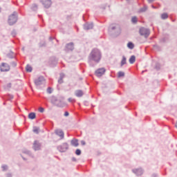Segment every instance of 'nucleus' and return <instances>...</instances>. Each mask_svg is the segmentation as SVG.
<instances>
[{
    "label": "nucleus",
    "mask_w": 177,
    "mask_h": 177,
    "mask_svg": "<svg viewBox=\"0 0 177 177\" xmlns=\"http://www.w3.org/2000/svg\"><path fill=\"white\" fill-rule=\"evenodd\" d=\"M75 96L77 97H82V96H84V91H82V90H77L75 91Z\"/></svg>",
    "instance_id": "19"
},
{
    "label": "nucleus",
    "mask_w": 177,
    "mask_h": 177,
    "mask_svg": "<svg viewBox=\"0 0 177 177\" xmlns=\"http://www.w3.org/2000/svg\"><path fill=\"white\" fill-rule=\"evenodd\" d=\"M68 101H69V102H71V98H68Z\"/></svg>",
    "instance_id": "55"
},
{
    "label": "nucleus",
    "mask_w": 177,
    "mask_h": 177,
    "mask_svg": "<svg viewBox=\"0 0 177 177\" xmlns=\"http://www.w3.org/2000/svg\"><path fill=\"white\" fill-rule=\"evenodd\" d=\"M31 10L33 12H37V10H38V5H37L36 3L32 4V6H31Z\"/></svg>",
    "instance_id": "28"
},
{
    "label": "nucleus",
    "mask_w": 177,
    "mask_h": 177,
    "mask_svg": "<svg viewBox=\"0 0 177 177\" xmlns=\"http://www.w3.org/2000/svg\"><path fill=\"white\" fill-rule=\"evenodd\" d=\"M132 172H133V174H135V175H136V176H142V175H143L144 171H143V169L140 167L138 169H133Z\"/></svg>",
    "instance_id": "14"
},
{
    "label": "nucleus",
    "mask_w": 177,
    "mask_h": 177,
    "mask_svg": "<svg viewBox=\"0 0 177 177\" xmlns=\"http://www.w3.org/2000/svg\"><path fill=\"white\" fill-rule=\"evenodd\" d=\"M11 66L12 67H16L17 66V63H16V62H11Z\"/></svg>",
    "instance_id": "40"
},
{
    "label": "nucleus",
    "mask_w": 177,
    "mask_h": 177,
    "mask_svg": "<svg viewBox=\"0 0 177 177\" xmlns=\"http://www.w3.org/2000/svg\"><path fill=\"white\" fill-rule=\"evenodd\" d=\"M86 19H88V17H86V15H83V20L86 21Z\"/></svg>",
    "instance_id": "49"
},
{
    "label": "nucleus",
    "mask_w": 177,
    "mask_h": 177,
    "mask_svg": "<svg viewBox=\"0 0 177 177\" xmlns=\"http://www.w3.org/2000/svg\"><path fill=\"white\" fill-rule=\"evenodd\" d=\"M6 177H12V174L10 173L6 174Z\"/></svg>",
    "instance_id": "48"
},
{
    "label": "nucleus",
    "mask_w": 177,
    "mask_h": 177,
    "mask_svg": "<svg viewBox=\"0 0 177 177\" xmlns=\"http://www.w3.org/2000/svg\"><path fill=\"white\" fill-rule=\"evenodd\" d=\"M139 33L142 37L144 36L145 38H148L149 35H150V30L145 27H142L139 30Z\"/></svg>",
    "instance_id": "5"
},
{
    "label": "nucleus",
    "mask_w": 177,
    "mask_h": 177,
    "mask_svg": "<svg viewBox=\"0 0 177 177\" xmlns=\"http://www.w3.org/2000/svg\"><path fill=\"white\" fill-rule=\"evenodd\" d=\"M82 153V151L80 149H77L75 151V154H76V156H81Z\"/></svg>",
    "instance_id": "33"
},
{
    "label": "nucleus",
    "mask_w": 177,
    "mask_h": 177,
    "mask_svg": "<svg viewBox=\"0 0 177 177\" xmlns=\"http://www.w3.org/2000/svg\"><path fill=\"white\" fill-rule=\"evenodd\" d=\"M57 149L60 153H66L67 151V150H68V143H67V142L62 143V145L57 147Z\"/></svg>",
    "instance_id": "6"
},
{
    "label": "nucleus",
    "mask_w": 177,
    "mask_h": 177,
    "mask_svg": "<svg viewBox=\"0 0 177 177\" xmlns=\"http://www.w3.org/2000/svg\"><path fill=\"white\" fill-rule=\"evenodd\" d=\"M2 12V8L0 7V13Z\"/></svg>",
    "instance_id": "54"
},
{
    "label": "nucleus",
    "mask_w": 177,
    "mask_h": 177,
    "mask_svg": "<svg viewBox=\"0 0 177 177\" xmlns=\"http://www.w3.org/2000/svg\"><path fill=\"white\" fill-rule=\"evenodd\" d=\"M1 168H2L3 172H5V171H8V165H3L1 166Z\"/></svg>",
    "instance_id": "35"
},
{
    "label": "nucleus",
    "mask_w": 177,
    "mask_h": 177,
    "mask_svg": "<svg viewBox=\"0 0 177 177\" xmlns=\"http://www.w3.org/2000/svg\"><path fill=\"white\" fill-rule=\"evenodd\" d=\"M22 50H24V48H22Z\"/></svg>",
    "instance_id": "59"
},
{
    "label": "nucleus",
    "mask_w": 177,
    "mask_h": 177,
    "mask_svg": "<svg viewBox=\"0 0 177 177\" xmlns=\"http://www.w3.org/2000/svg\"><path fill=\"white\" fill-rule=\"evenodd\" d=\"M28 117L29 120H35V118H37V114L35 112H30Z\"/></svg>",
    "instance_id": "20"
},
{
    "label": "nucleus",
    "mask_w": 177,
    "mask_h": 177,
    "mask_svg": "<svg viewBox=\"0 0 177 177\" xmlns=\"http://www.w3.org/2000/svg\"><path fill=\"white\" fill-rule=\"evenodd\" d=\"M44 81H45V77L39 76L37 79L35 80V84L36 86H39L44 84Z\"/></svg>",
    "instance_id": "12"
},
{
    "label": "nucleus",
    "mask_w": 177,
    "mask_h": 177,
    "mask_svg": "<svg viewBox=\"0 0 177 177\" xmlns=\"http://www.w3.org/2000/svg\"><path fill=\"white\" fill-rule=\"evenodd\" d=\"M130 64H133L136 62V57L135 55H131L129 59Z\"/></svg>",
    "instance_id": "22"
},
{
    "label": "nucleus",
    "mask_w": 177,
    "mask_h": 177,
    "mask_svg": "<svg viewBox=\"0 0 177 177\" xmlns=\"http://www.w3.org/2000/svg\"><path fill=\"white\" fill-rule=\"evenodd\" d=\"M154 68L156 70V71H160V70H161V64L156 62Z\"/></svg>",
    "instance_id": "25"
},
{
    "label": "nucleus",
    "mask_w": 177,
    "mask_h": 177,
    "mask_svg": "<svg viewBox=\"0 0 177 177\" xmlns=\"http://www.w3.org/2000/svg\"><path fill=\"white\" fill-rule=\"evenodd\" d=\"M53 39H55V38L52 37H49V41H53Z\"/></svg>",
    "instance_id": "52"
},
{
    "label": "nucleus",
    "mask_w": 177,
    "mask_h": 177,
    "mask_svg": "<svg viewBox=\"0 0 177 177\" xmlns=\"http://www.w3.org/2000/svg\"><path fill=\"white\" fill-rule=\"evenodd\" d=\"M102 60V52L97 48H93L88 57V63L91 67H95Z\"/></svg>",
    "instance_id": "1"
},
{
    "label": "nucleus",
    "mask_w": 177,
    "mask_h": 177,
    "mask_svg": "<svg viewBox=\"0 0 177 177\" xmlns=\"http://www.w3.org/2000/svg\"><path fill=\"white\" fill-rule=\"evenodd\" d=\"M17 20H19V15L17 12L14 11L12 14L8 16V23L10 26H15L16 23H17Z\"/></svg>",
    "instance_id": "4"
},
{
    "label": "nucleus",
    "mask_w": 177,
    "mask_h": 177,
    "mask_svg": "<svg viewBox=\"0 0 177 177\" xmlns=\"http://www.w3.org/2000/svg\"><path fill=\"white\" fill-rule=\"evenodd\" d=\"M64 50L66 53H70V52H73V50H74V42H70L66 44Z\"/></svg>",
    "instance_id": "7"
},
{
    "label": "nucleus",
    "mask_w": 177,
    "mask_h": 177,
    "mask_svg": "<svg viewBox=\"0 0 177 177\" xmlns=\"http://www.w3.org/2000/svg\"><path fill=\"white\" fill-rule=\"evenodd\" d=\"M72 161H73V162H76L77 158H75V157H73L72 158Z\"/></svg>",
    "instance_id": "46"
},
{
    "label": "nucleus",
    "mask_w": 177,
    "mask_h": 177,
    "mask_svg": "<svg viewBox=\"0 0 177 177\" xmlns=\"http://www.w3.org/2000/svg\"><path fill=\"white\" fill-rule=\"evenodd\" d=\"M161 19L162 20H166V19H168V13L165 12L161 15Z\"/></svg>",
    "instance_id": "30"
},
{
    "label": "nucleus",
    "mask_w": 177,
    "mask_h": 177,
    "mask_svg": "<svg viewBox=\"0 0 177 177\" xmlns=\"http://www.w3.org/2000/svg\"><path fill=\"white\" fill-rule=\"evenodd\" d=\"M40 2L46 9H49L52 6V0H40Z\"/></svg>",
    "instance_id": "10"
},
{
    "label": "nucleus",
    "mask_w": 177,
    "mask_h": 177,
    "mask_svg": "<svg viewBox=\"0 0 177 177\" xmlns=\"http://www.w3.org/2000/svg\"><path fill=\"white\" fill-rule=\"evenodd\" d=\"M93 28V22L91 23H86L84 25V30L88 31V30H92Z\"/></svg>",
    "instance_id": "17"
},
{
    "label": "nucleus",
    "mask_w": 177,
    "mask_h": 177,
    "mask_svg": "<svg viewBox=\"0 0 177 177\" xmlns=\"http://www.w3.org/2000/svg\"><path fill=\"white\" fill-rule=\"evenodd\" d=\"M168 41H169V35H165L160 39L159 42L160 44H166Z\"/></svg>",
    "instance_id": "15"
},
{
    "label": "nucleus",
    "mask_w": 177,
    "mask_h": 177,
    "mask_svg": "<svg viewBox=\"0 0 177 177\" xmlns=\"http://www.w3.org/2000/svg\"><path fill=\"white\" fill-rule=\"evenodd\" d=\"M53 92V88L52 87H48L47 88V93H52Z\"/></svg>",
    "instance_id": "37"
},
{
    "label": "nucleus",
    "mask_w": 177,
    "mask_h": 177,
    "mask_svg": "<svg viewBox=\"0 0 177 177\" xmlns=\"http://www.w3.org/2000/svg\"><path fill=\"white\" fill-rule=\"evenodd\" d=\"M33 149L35 151H38V150H41V144L38 142V141L35 140L33 143Z\"/></svg>",
    "instance_id": "16"
},
{
    "label": "nucleus",
    "mask_w": 177,
    "mask_h": 177,
    "mask_svg": "<svg viewBox=\"0 0 177 177\" xmlns=\"http://www.w3.org/2000/svg\"><path fill=\"white\" fill-rule=\"evenodd\" d=\"M39 113H44V111H45V109L44 107H40L39 109Z\"/></svg>",
    "instance_id": "41"
},
{
    "label": "nucleus",
    "mask_w": 177,
    "mask_h": 177,
    "mask_svg": "<svg viewBox=\"0 0 177 177\" xmlns=\"http://www.w3.org/2000/svg\"><path fill=\"white\" fill-rule=\"evenodd\" d=\"M55 135H57V136H59L60 138V140L64 139V131H63V130H62L61 129H55Z\"/></svg>",
    "instance_id": "13"
},
{
    "label": "nucleus",
    "mask_w": 177,
    "mask_h": 177,
    "mask_svg": "<svg viewBox=\"0 0 177 177\" xmlns=\"http://www.w3.org/2000/svg\"><path fill=\"white\" fill-rule=\"evenodd\" d=\"M124 64H127V57L125 55H123L120 62V67H122Z\"/></svg>",
    "instance_id": "21"
},
{
    "label": "nucleus",
    "mask_w": 177,
    "mask_h": 177,
    "mask_svg": "<svg viewBox=\"0 0 177 177\" xmlns=\"http://www.w3.org/2000/svg\"><path fill=\"white\" fill-rule=\"evenodd\" d=\"M6 86V88H7V89H10V88H12V83L7 84Z\"/></svg>",
    "instance_id": "39"
},
{
    "label": "nucleus",
    "mask_w": 177,
    "mask_h": 177,
    "mask_svg": "<svg viewBox=\"0 0 177 177\" xmlns=\"http://www.w3.org/2000/svg\"><path fill=\"white\" fill-rule=\"evenodd\" d=\"M64 115V117H68L70 115V113H68V111H65Z\"/></svg>",
    "instance_id": "42"
},
{
    "label": "nucleus",
    "mask_w": 177,
    "mask_h": 177,
    "mask_svg": "<svg viewBox=\"0 0 177 177\" xmlns=\"http://www.w3.org/2000/svg\"><path fill=\"white\" fill-rule=\"evenodd\" d=\"M33 132H35V133H38V128L35 127V128L33 129Z\"/></svg>",
    "instance_id": "44"
},
{
    "label": "nucleus",
    "mask_w": 177,
    "mask_h": 177,
    "mask_svg": "<svg viewBox=\"0 0 177 177\" xmlns=\"http://www.w3.org/2000/svg\"><path fill=\"white\" fill-rule=\"evenodd\" d=\"M63 78H64V73H60L58 84H63V82H64V81H63Z\"/></svg>",
    "instance_id": "23"
},
{
    "label": "nucleus",
    "mask_w": 177,
    "mask_h": 177,
    "mask_svg": "<svg viewBox=\"0 0 177 177\" xmlns=\"http://www.w3.org/2000/svg\"><path fill=\"white\" fill-rule=\"evenodd\" d=\"M108 32L111 37L117 38L121 34V28L115 24H111L108 28Z\"/></svg>",
    "instance_id": "2"
},
{
    "label": "nucleus",
    "mask_w": 177,
    "mask_h": 177,
    "mask_svg": "<svg viewBox=\"0 0 177 177\" xmlns=\"http://www.w3.org/2000/svg\"><path fill=\"white\" fill-rule=\"evenodd\" d=\"M104 73H106V68H100L95 71V75L96 77H102L104 75Z\"/></svg>",
    "instance_id": "11"
},
{
    "label": "nucleus",
    "mask_w": 177,
    "mask_h": 177,
    "mask_svg": "<svg viewBox=\"0 0 177 177\" xmlns=\"http://www.w3.org/2000/svg\"><path fill=\"white\" fill-rule=\"evenodd\" d=\"M151 8H153V9H157L158 7L155 6L154 5H151Z\"/></svg>",
    "instance_id": "51"
},
{
    "label": "nucleus",
    "mask_w": 177,
    "mask_h": 177,
    "mask_svg": "<svg viewBox=\"0 0 177 177\" xmlns=\"http://www.w3.org/2000/svg\"><path fill=\"white\" fill-rule=\"evenodd\" d=\"M26 70L27 73H31L32 71V66L28 64L26 67Z\"/></svg>",
    "instance_id": "29"
},
{
    "label": "nucleus",
    "mask_w": 177,
    "mask_h": 177,
    "mask_svg": "<svg viewBox=\"0 0 177 177\" xmlns=\"http://www.w3.org/2000/svg\"><path fill=\"white\" fill-rule=\"evenodd\" d=\"M127 48L129 49H133V48H135V44L133 43H132V41H129L127 44Z\"/></svg>",
    "instance_id": "27"
},
{
    "label": "nucleus",
    "mask_w": 177,
    "mask_h": 177,
    "mask_svg": "<svg viewBox=\"0 0 177 177\" xmlns=\"http://www.w3.org/2000/svg\"><path fill=\"white\" fill-rule=\"evenodd\" d=\"M153 48H156V49L158 50H159V51L161 50V47H160V46L157 45V44H154V45L153 46Z\"/></svg>",
    "instance_id": "36"
},
{
    "label": "nucleus",
    "mask_w": 177,
    "mask_h": 177,
    "mask_svg": "<svg viewBox=\"0 0 177 177\" xmlns=\"http://www.w3.org/2000/svg\"><path fill=\"white\" fill-rule=\"evenodd\" d=\"M118 78H122V77H125V73L122 71H119L118 73Z\"/></svg>",
    "instance_id": "31"
},
{
    "label": "nucleus",
    "mask_w": 177,
    "mask_h": 177,
    "mask_svg": "<svg viewBox=\"0 0 177 177\" xmlns=\"http://www.w3.org/2000/svg\"><path fill=\"white\" fill-rule=\"evenodd\" d=\"M103 9H106V7H103Z\"/></svg>",
    "instance_id": "58"
},
{
    "label": "nucleus",
    "mask_w": 177,
    "mask_h": 177,
    "mask_svg": "<svg viewBox=\"0 0 177 177\" xmlns=\"http://www.w3.org/2000/svg\"><path fill=\"white\" fill-rule=\"evenodd\" d=\"M10 99H13V95H9Z\"/></svg>",
    "instance_id": "53"
},
{
    "label": "nucleus",
    "mask_w": 177,
    "mask_h": 177,
    "mask_svg": "<svg viewBox=\"0 0 177 177\" xmlns=\"http://www.w3.org/2000/svg\"><path fill=\"white\" fill-rule=\"evenodd\" d=\"M59 62V59L55 57H50L48 61V63L50 66V67H56V66H57V63Z\"/></svg>",
    "instance_id": "8"
},
{
    "label": "nucleus",
    "mask_w": 177,
    "mask_h": 177,
    "mask_svg": "<svg viewBox=\"0 0 177 177\" xmlns=\"http://www.w3.org/2000/svg\"><path fill=\"white\" fill-rule=\"evenodd\" d=\"M0 71L1 73H6L10 71V66H9L7 63L3 62L0 65Z\"/></svg>",
    "instance_id": "9"
},
{
    "label": "nucleus",
    "mask_w": 177,
    "mask_h": 177,
    "mask_svg": "<svg viewBox=\"0 0 177 177\" xmlns=\"http://www.w3.org/2000/svg\"><path fill=\"white\" fill-rule=\"evenodd\" d=\"M131 23H133V24H136V23H138V17H133L131 18Z\"/></svg>",
    "instance_id": "32"
},
{
    "label": "nucleus",
    "mask_w": 177,
    "mask_h": 177,
    "mask_svg": "<svg viewBox=\"0 0 177 177\" xmlns=\"http://www.w3.org/2000/svg\"><path fill=\"white\" fill-rule=\"evenodd\" d=\"M7 57L8 59H14L15 58V53L13 51H10L9 53L7 54Z\"/></svg>",
    "instance_id": "26"
},
{
    "label": "nucleus",
    "mask_w": 177,
    "mask_h": 177,
    "mask_svg": "<svg viewBox=\"0 0 177 177\" xmlns=\"http://www.w3.org/2000/svg\"><path fill=\"white\" fill-rule=\"evenodd\" d=\"M71 145L75 147H78V146H80V143H78V139L73 138L71 140Z\"/></svg>",
    "instance_id": "18"
},
{
    "label": "nucleus",
    "mask_w": 177,
    "mask_h": 177,
    "mask_svg": "<svg viewBox=\"0 0 177 177\" xmlns=\"http://www.w3.org/2000/svg\"><path fill=\"white\" fill-rule=\"evenodd\" d=\"M22 153H23L24 154H27V155L29 156L30 157H33L32 153H31L30 150L24 149V150L22 151Z\"/></svg>",
    "instance_id": "24"
},
{
    "label": "nucleus",
    "mask_w": 177,
    "mask_h": 177,
    "mask_svg": "<svg viewBox=\"0 0 177 177\" xmlns=\"http://www.w3.org/2000/svg\"><path fill=\"white\" fill-rule=\"evenodd\" d=\"M81 145H82V146H85V145H86V142H85V140H82Z\"/></svg>",
    "instance_id": "43"
},
{
    "label": "nucleus",
    "mask_w": 177,
    "mask_h": 177,
    "mask_svg": "<svg viewBox=\"0 0 177 177\" xmlns=\"http://www.w3.org/2000/svg\"><path fill=\"white\" fill-rule=\"evenodd\" d=\"M21 157L22 158V159L24 160V161H27V158H24V157L22 156L21 155Z\"/></svg>",
    "instance_id": "50"
},
{
    "label": "nucleus",
    "mask_w": 177,
    "mask_h": 177,
    "mask_svg": "<svg viewBox=\"0 0 177 177\" xmlns=\"http://www.w3.org/2000/svg\"><path fill=\"white\" fill-rule=\"evenodd\" d=\"M127 2H129L130 0H126Z\"/></svg>",
    "instance_id": "57"
},
{
    "label": "nucleus",
    "mask_w": 177,
    "mask_h": 177,
    "mask_svg": "<svg viewBox=\"0 0 177 177\" xmlns=\"http://www.w3.org/2000/svg\"><path fill=\"white\" fill-rule=\"evenodd\" d=\"M156 0H147L148 3H153Z\"/></svg>",
    "instance_id": "47"
},
{
    "label": "nucleus",
    "mask_w": 177,
    "mask_h": 177,
    "mask_svg": "<svg viewBox=\"0 0 177 177\" xmlns=\"http://www.w3.org/2000/svg\"><path fill=\"white\" fill-rule=\"evenodd\" d=\"M80 80H82V77H80Z\"/></svg>",
    "instance_id": "56"
},
{
    "label": "nucleus",
    "mask_w": 177,
    "mask_h": 177,
    "mask_svg": "<svg viewBox=\"0 0 177 177\" xmlns=\"http://www.w3.org/2000/svg\"><path fill=\"white\" fill-rule=\"evenodd\" d=\"M64 99L62 97L53 96L51 98V103L56 106L57 107H64Z\"/></svg>",
    "instance_id": "3"
},
{
    "label": "nucleus",
    "mask_w": 177,
    "mask_h": 177,
    "mask_svg": "<svg viewBox=\"0 0 177 177\" xmlns=\"http://www.w3.org/2000/svg\"><path fill=\"white\" fill-rule=\"evenodd\" d=\"M17 32H16V30H13L12 32H11V35L12 36V37H16V35H17Z\"/></svg>",
    "instance_id": "38"
},
{
    "label": "nucleus",
    "mask_w": 177,
    "mask_h": 177,
    "mask_svg": "<svg viewBox=\"0 0 177 177\" xmlns=\"http://www.w3.org/2000/svg\"><path fill=\"white\" fill-rule=\"evenodd\" d=\"M151 177H158V174H156V173H153L152 175H151Z\"/></svg>",
    "instance_id": "45"
},
{
    "label": "nucleus",
    "mask_w": 177,
    "mask_h": 177,
    "mask_svg": "<svg viewBox=\"0 0 177 177\" xmlns=\"http://www.w3.org/2000/svg\"><path fill=\"white\" fill-rule=\"evenodd\" d=\"M146 10H147V6H144L143 8H141L140 9V13H143V12H146Z\"/></svg>",
    "instance_id": "34"
}]
</instances>
